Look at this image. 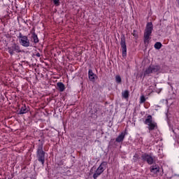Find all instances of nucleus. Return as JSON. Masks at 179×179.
Listing matches in <instances>:
<instances>
[{"instance_id":"nucleus-1","label":"nucleus","mask_w":179,"mask_h":179,"mask_svg":"<svg viewBox=\"0 0 179 179\" xmlns=\"http://www.w3.org/2000/svg\"><path fill=\"white\" fill-rule=\"evenodd\" d=\"M152 31H153V24L152 22H148L144 31V44L145 47L149 45L150 39L152 38Z\"/></svg>"},{"instance_id":"nucleus-2","label":"nucleus","mask_w":179,"mask_h":179,"mask_svg":"<svg viewBox=\"0 0 179 179\" xmlns=\"http://www.w3.org/2000/svg\"><path fill=\"white\" fill-rule=\"evenodd\" d=\"M43 144L41 143L38 145L37 150H36V158L39 163H41L42 166H44L45 163V152L43 150Z\"/></svg>"},{"instance_id":"nucleus-3","label":"nucleus","mask_w":179,"mask_h":179,"mask_svg":"<svg viewBox=\"0 0 179 179\" xmlns=\"http://www.w3.org/2000/svg\"><path fill=\"white\" fill-rule=\"evenodd\" d=\"M144 124L145 125H148V129L150 131H155V129H157V123L153 121V117H152V115H148L147 116V118L144 121Z\"/></svg>"},{"instance_id":"nucleus-4","label":"nucleus","mask_w":179,"mask_h":179,"mask_svg":"<svg viewBox=\"0 0 179 179\" xmlns=\"http://www.w3.org/2000/svg\"><path fill=\"white\" fill-rule=\"evenodd\" d=\"M160 66L159 65H150L144 71V76H150L152 73H157L160 71Z\"/></svg>"},{"instance_id":"nucleus-5","label":"nucleus","mask_w":179,"mask_h":179,"mask_svg":"<svg viewBox=\"0 0 179 179\" xmlns=\"http://www.w3.org/2000/svg\"><path fill=\"white\" fill-rule=\"evenodd\" d=\"M107 169V162H103L101 164L99 165V166L96 169L95 173L93 175V178L94 179H97L99 176H101L103 173H104V171Z\"/></svg>"},{"instance_id":"nucleus-6","label":"nucleus","mask_w":179,"mask_h":179,"mask_svg":"<svg viewBox=\"0 0 179 179\" xmlns=\"http://www.w3.org/2000/svg\"><path fill=\"white\" fill-rule=\"evenodd\" d=\"M8 51L10 55H15V52L19 54L22 52V49H20V45L17 43H13L11 46L8 48Z\"/></svg>"},{"instance_id":"nucleus-7","label":"nucleus","mask_w":179,"mask_h":179,"mask_svg":"<svg viewBox=\"0 0 179 179\" xmlns=\"http://www.w3.org/2000/svg\"><path fill=\"white\" fill-rule=\"evenodd\" d=\"M141 160L150 165H152L153 163H155V159H153V157L150 156V155L148 153H144L141 155Z\"/></svg>"},{"instance_id":"nucleus-8","label":"nucleus","mask_w":179,"mask_h":179,"mask_svg":"<svg viewBox=\"0 0 179 179\" xmlns=\"http://www.w3.org/2000/svg\"><path fill=\"white\" fill-rule=\"evenodd\" d=\"M120 45L122 51V57H127V43L125 42V35H122L120 38Z\"/></svg>"},{"instance_id":"nucleus-9","label":"nucleus","mask_w":179,"mask_h":179,"mask_svg":"<svg viewBox=\"0 0 179 179\" xmlns=\"http://www.w3.org/2000/svg\"><path fill=\"white\" fill-rule=\"evenodd\" d=\"M20 44H21L22 47H30V41L27 36L22 38V39H20Z\"/></svg>"},{"instance_id":"nucleus-10","label":"nucleus","mask_w":179,"mask_h":179,"mask_svg":"<svg viewBox=\"0 0 179 179\" xmlns=\"http://www.w3.org/2000/svg\"><path fill=\"white\" fill-rule=\"evenodd\" d=\"M88 78L91 82H96V74H94V73H93V70L89 69Z\"/></svg>"},{"instance_id":"nucleus-11","label":"nucleus","mask_w":179,"mask_h":179,"mask_svg":"<svg viewBox=\"0 0 179 179\" xmlns=\"http://www.w3.org/2000/svg\"><path fill=\"white\" fill-rule=\"evenodd\" d=\"M150 171L154 174H157V173H160V167H159L157 165H152L150 167Z\"/></svg>"},{"instance_id":"nucleus-12","label":"nucleus","mask_w":179,"mask_h":179,"mask_svg":"<svg viewBox=\"0 0 179 179\" xmlns=\"http://www.w3.org/2000/svg\"><path fill=\"white\" fill-rule=\"evenodd\" d=\"M124 139H125V133L122 132L115 139V142L118 143L123 142Z\"/></svg>"},{"instance_id":"nucleus-13","label":"nucleus","mask_w":179,"mask_h":179,"mask_svg":"<svg viewBox=\"0 0 179 179\" xmlns=\"http://www.w3.org/2000/svg\"><path fill=\"white\" fill-rule=\"evenodd\" d=\"M31 41H33V43H34V44H37V43L40 41L38 40V36H37V34L34 31L31 33Z\"/></svg>"},{"instance_id":"nucleus-14","label":"nucleus","mask_w":179,"mask_h":179,"mask_svg":"<svg viewBox=\"0 0 179 179\" xmlns=\"http://www.w3.org/2000/svg\"><path fill=\"white\" fill-rule=\"evenodd\" d=\"M57 90H59V92H64L65 91V85H64V83L59 82L57 83Z\"/></svg>"},{"instance_id":"nucleus-15","label":"nucleus","mask_w":179,"mask_h":179,"mask_svg":"<svg viewBox=\"0 0 179 179\" xmlns=\"http://www.w3.org/2000/svg\"><path fill=\"white\" fill-rule=\"evenodd\" d=\"M28 111L29 110L27 109V107H26V105H24L21 107V109L18 113V114L20 115L26 114V113H27Z\"/></svg>"},{"instance_id":"nucleus-16","label":"nucleus","mask_w":179,"mask_h":179,"mask_svg":"<svg viewBox=\"0 0 179 179\" xmlns=\"http://www.w3.org/2000/svg\"><path fill=\"white\" fill-rule=\"evenodd\" d=\"M139 159H141V157H139V155H138V154L136 153V154L133 156V159H132L133 163H136V162H139Z\"/></svg>"},{"instance_id":"nucleus-17","label":"nucleus","mask_w":179,"mask_h":179,"mask_svg":"<svg viewBox=\"0 0 179 179\" xmlns=\"http://www.w3.org/2000/svg\"><path fill=\"white\" fill-rule=\"evenodd\" d=\"M122 96L124 99H128V97H129V91L125 90L124 92H122Z\"/></svg>"},{"instance_id":"nucleus-18","label":"nucleus","mask_w":179,"mask_h":179,"mask_svg":"<svg viewBox=\"0 0 179 179\" xmlns=\"http://www.w3.org/2000/svg\"><path fill=\"white\" fill-rule=\"evenodd\" d=\"M162 43H160V42H157L154 45V48H155V50H160V48H162Z\"/></svg>"},{"instance_id":"nucleus-19","label":"nucleus","mask_w":179,"mask_h":179,"mask_svg":"<svg viewBox=\"0 0 179 179\" xmlns=\"http://www.w3.org/2000/svg\"><path fill=\"white\" fill-rule=\"evenodd\" d=\"M115 81L117 83L120 84L121 82H122V80L121 79V76L117 75L115 76Z\"/></svg>"},{"instance_id":"nucleus-20","label":"nucleus","mask_w":179,"mask_h":179,"mask_svg":"<svg viewBox=\"0 0 179 179\" xmlns=\"http://www.w3.org/2000/svg\"><path fill=\"white\" fill-rule=\"evenodd\" d=\"M146 101V99L145 98V96H141L140 98V103L142 104Z\"/></svg>"},{"instance_id":"nucleus-21","label":"nucleus","mask_w":179,"mask_h":179,"mask_svg":"<svg viewBox=\"0 0 179 179\" xmlns=\"http://www.w3.org/2000/svg\"><path fill=\"white\" fill-rule=\"evenodd\" d=\"M53 3L55 6H59L60 2L59 0H53Z\"/></svg>"},{"instance_id":"nucleus-22","label":"nucleus","mask_w":179,"mask_h":179,"mask_svg":"<svg viewBox=\"0 0 179 179\" xmlns=\"http://www.w3.org/2000/svg\"><path fill=\"white\" fill-rule=\"evenodd\" d=\"M27 36H23L22 33H20L19 35L17 36V38H20V40H22L24 38V37H26Z\"/></svg>"},{"instance_id":"nucleus-23","label":"nucleus","mask_w":179,"mask_h":179,"mask_svg":"<svg viewBox=\"0 0 179 179\" xmlns=\"http://www.w3.org/2000/svg\"><path fill=\"white\" fill-rule=\"evenodd\" d=\"M132 34L134 37H138V31L136 30H134Z\"/></svg>"},{"instance_id":"nucleus-24","label":"nucleus","mask_w":179,"mask_h":179,"mask_svg":"<svg viewBox=\"0 0 179 179\" xmlns=\"http://www.w3.org/2000/svg\"><path fill=\"white\" fill-rule=\"evenodd\" d=\"M36 57H38V58H40V57H41V54H40V52H38L36 54Z\"/></svg>"},{"instance_id":"nucleus-25","label":"nucleus","mask_w":179,"mask_h":179,"mask_svg":"<svg viewBox=\"0 0 179 179\" xmlns=\"http://www.w3.org/2000/svg\"><path fill=\"white\" fill-rule=\"evenodd\" d=\"M162 89H159V91H156V92H157V93L159 94V93H160L162 92Z\"/></svg>"},{"instance_id":"nucleus-26","label":"nucleus","mask_w":179,"mask_h":179,"mask_svg":"<svg viewBox=\"0 0 179 179\" xmlns=\"http://www.w3.org/2000/svg\"><path fill=\"white\" fill-rule=\"evenodd\" d=\"M140 139H141V141H142V138H141Z\"/></svg>"}]
</instances>
